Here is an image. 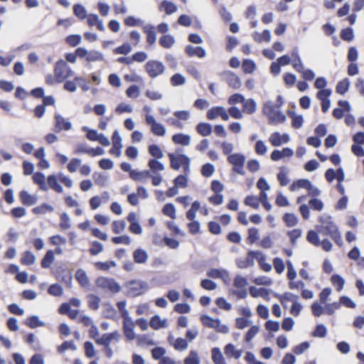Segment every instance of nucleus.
Listing matches in <instances>:
<instances>
[{"mask_svg": "<svg viewBox=\"0 0 364 364\" xmlns=\"http://www.w3.org/2000/svg\"><path fill=\"white\" fill-rule=\"evenodd\" d=\"M75 278L80 284V286L85 287L89 284V279L86 272L82 269H79L76 272Z\"/></svg>", "mask_w": 364, "mask_h": 364, "instance_id": "a18cd8bd", "label": "nucleus"}, {"mask_svg": "<svg viewBox=\"0 0 364 364\" xmlns=\"http://www.w3.org/2000/svg\"><path fill=\"white\" fill-rule=\"evenodd\" d=\"M55 127L57 132H60L62 130H69L71 129V123L70 122L66 121L63 117L59 114H56L55 116Z\"/></svg>", "mask_w": 364, "mask_h": 364, "instance_id": "6ab92c4d", "label": "nucleus"}, {"mask_svg": "<svg viewBox=\"0 0 364 364\" xmlns=\"http://www.w3.org/2000/svg\"><path fill=\"white\" fill-rule=\"evenodd\" d=\"M33 181L35 184L38 185L39 188L42 191H47L48 186L46 182L45 175L41 172H36L33 175Z\"/></svg>", "mask_w": 364, "mask_h": 364, "instance_id": "5701e85b", "label": "nucleus"}, {"mask_svg": "<svg viewBox=\"0 0 364 364\" xmlns=\"http://www.w3.org/2000/svg\"><path fill=\"white\" fill-rule=\"evenodd\" d=\"M207 276L213 279L223 278L228 277V272L225 269H210L207 272Z\"/></svg>", "mask_w": 364, "mask_h": 364, "instance_id": "79ce46f5", "label": "nucleus"}, {"mask_svg": "<svg viewBox=\"0 0 364 364\" xmlns=\"http://www.w3.org/2000/svg\"><path fill=\"white\" fill-rule=\"evenodd\" d=\"M159 45L164 48H170L175 43L174 38L171 35H164L159 39Z\"/></svg>", "mask_w": 364, "mask_h": 364, "instance_id": "58836bf2", "label": "nucleus"}, {"mask_svg": "<svg viewBox=\"0 0 364 364\" xmlns=\"http://www.w3.org/2000/svg\"><path fill=\"white\" fill-rule=\"evenodd\" d=\"M65 43L71 47H75L81 42V36L77 34H73L68 36L65 38Z\"/></svg>", "mask_w": 364, "mask_h": 364, "instance_id": "052dcab7", "label": "nucleus"}, {"mask_svg": "<svg viewBox=\"0 0 364 364\" xmlns=\"http://www.w3.org/2000/svg\"><path fill=\"white\" fill-rule=\"evenodd\" d=\"M73 13L80 20H83L87 17L86 9L81 4H77L73 6Z\"/></svg>", "mask_w": 364, "mask_h": 364, "instance_id": "864d4df0", "label": "nucleus"}, {"mask_svg": "<svg viewBox=\"0 0 364 364\" xmlns=\"http://www.w3.org/2000/svg\"><path fill=\"white\" fill-rule=\"evenodd\" d=\"M306 240L309 242L314 245V246L320 245V240L316 232L314 230H309L306 235Z\"/></svg>", "mask_w": 364, "mask_h": 364, "instance_id": "69168bd1", "label": "nucleus"}, {"mask_svg": "<svg viewBox=\"0 0 364 364\" xmlns=\"http://www.w3.org/2000/svg\"><path fill=\"white\" fill-rule=\"evenodd\" d=\"M53 210V207L46 203H42L32 209V212L35 215H44L47 213H52Z\"/></svg>", "mask_w": 364, "mask_h": 364, "instance_id": "2f4dec72", "label": "nucleus"}, {"mask_svg": "<svg viewBox=\"0 0 364 364\" xmlns=\"http://www.w3.org/2000/svg\"><path fill=\"white\" fill-rule=\"evenodd\" d=\"M196 130L200 136H207L212 133V126L206 122H200L196 125Z\"/></svg>", "mask_w": 364, "mask_h": 364, "instance_id": "c85d7f7f", "label": "nucleus"}, {"mask_svg": "<svg viewBox=\"0 0 364 364\" xmlns=\"http://www.w3.org/2000/svg\"><path fill=\"white\" fill-rule=\"evenodd\" d=\"M247 284V280L245 277L237 275L234 279V286L238 289H240L238 291H234L233 294L237 297V299H245L247 295V292L245 289L246 286Z\"/></svg>", "mask_w": 364, "mask_h": 364, "instance_id": "9b49d317", "label": "nucleus"}, {"mask_svg": "<svg viewBox=\"0 0 364 364\" xmlns=\"http://www.w3.org/2000/svg\"><path fill=\"white\" fill-rule=\"evenodd\" d=\"M307 187H310V181L308 179H299L294 181L289 186L291 191H295L300 188H304L306 190Z\"/></svg>", "mask_w": 364, "mask_h": 364, "instance_id": "473e14b6", "label": "nucleus"}, {"mask_svg": "<svg viewBox=\"0 0 364 364\" xmlns=\"http://www.w3.org/2000/svg\"><path fill=\"white\" fill-rule=\"evenodd\" d=\"M256 110V103L252 99L244 100L242 102V112L247 114H252Z\"/></svg>", "mask_w": 364, "mask_h": 364, "instance_id": "a19ab883", "label": "nucleus"}, {"mask_svg": "<svg viewBox=\"0 0 364 364\" xmlns=\"http://www.w3.org/2000/svg\"><path fill=\"white\" fill-rule=\"evenodd\" d=\"M338 105L340 107L335 108L333 110L332 115L334 118L340 119L343 117L345 112H348L350 109V104L346 100H339Z\"/></svg>", "mask_w": 364, "mask_h": 364, "instance_id": "2eb2a0df", "label": "nucleus"}, {"mask_svg": "<svg viewBox=\"0 0 364 364\" xmlns=\"http://www.w3.org/2000/svg\"><path fill=\"white\" fill-rule=\"evenodd\" d=\"M116 265V262L114 261L96 262L94 264L95 268L100 271H108L111 267H115Z\"/></svg>", "mask_w": 364, "mask_h": 364, "instance_id": "de8ad7c7", "label": "nucleus"}, {"mask_svg": "<svg viewBox=\"0 0 364 364\" xmlns=\"http://www.w3.org/2000/svg\"><path fill=\"white\" fill-rule=\"evenodd\" d=\"M331 282L337 291H341L344 287L345 280L338 274H333L331 277Z\"/></svg>", "mask_w": 364, "mask_h": 364, "instance_id": "4c0bfd02", "label": "nucleus"}, {"mask_svg": "<svg viewBox=\"0 0 364 364\" xmlns=\"http://www.w3.org/2000/svg\"><path fill=\"white\" fill-rule=\"evenodd\" d=\"M150 177V171L148 170L141 171L132 170L130 171V178L135 181H144Z\"/></svg>", "mask_w": 364, "mask_h": 364, "instance_id": "b1692460", "label": "nucleus"}, {"mask_svg": "<svg viewBox=\"0 0 364 364\" xmlns=\"http://www.w3.org/2000/svg\"><path fill=\"white\" fill-rule=\"evenodd\" d=\"M127 294L132 297H136L143 294L147 289L146 282L139 280H131L126 284Z\"/></svg>", "mask_w": 364, "mask_h": 364, "instance_id": "0eeeda50", "label": "nucleus"}, {"mask_svg": "<svg viewBox=\"0 0 364 364\" xmlns=\"http://www.w3.org/2000/svg\"><path fill=\"white\" fill-rule=\"evenodd\" d=\"M168 156L170 160V167L173 170H178L183 166L185 173L190 171V159L184 154H178L175 156L172 153H169Z\"/></svg>", "mask_w": 364, "mask_h": 364, "instance_id": "7ed1b4c3", "label": "nucleus"}, {"mask_svg": "<svg viewBox=\"0 0 364 364\" xmlns=\"http://www.w3.org/2000/svg\"><path fill=\"white\" fill-rule=\"evenodd\" d=\"M83 81L81 77H75L73 80H68L64 84V89L69 92H75L77 89V82Z\"/></svg>", "mask_w": 364, "mask_h": 364, "instance_id": "4d7b16f0", "label": "nucleus"}, {"mask_svg": "<svg viewBox=\"0 0 364 364\" xmlns=\"http://www.w3.org/2000/svg\"><path fill=\"white\" fill-rule=\"evenodd\" d=\"M19 198L21 203L26 206H31L35 204L37 201V198L29 194L26 191H21L19 193Z\"/></svg>", "mask_w": 364, "mask_h": 364, "instance_id": "393cba45", "label": "nucleus"}, {"mask_svg": "<svg viewBox=\"0 0 364 364\" xmlns=\"http://www.w3.org/2000/svg\"><path fill=\"white\" fill-rule=\"evenodd\" d=\"M25 324L31 328H35L42 326L43 323L39 320L37 316H31L26 318Z\"/></svg>", "mask_w": 364, "mask_h": 364, "instance_id": "5fc2aeb1", "label": "nucleus"}, {"mask_svg": "<svg viewBox=\"0 0 364 364\" xmlns=\"http://www.w3.org/2000/svg\"><path fill=\"white\" fill-rule=\"evenodd\" d=\"M123 333L124 336L128 341H132L135 338V333L134 332V328L135 326V323L132 321L131 317H127L123 318Z\"/></svg>", "mask_w": 364, "mask_h": 364, "instance_id": "4468645a", "label": "nucleus"}, {"mask_svg": "<svg viewBox=\"0 0 364 364\" xmlns=\"http://www.w3.org/2000/svg\"><path fill=\"white\" fill-rule=\"evenodd\" d=\"M55 260L54 252L52 250H48L41 261V266L43 269L49 268Z\"/></svg>", "mask_w": 364, "mask_h": 364, "instance_id": "cd10ccee", "label": "nucleus"}, {"mask_svg": "<svg viewBox=\"0 0 364 364\" xmlns=\"http://www.w3.org/2000/svg\"><path fill=\"white\" fill-rule=\"evenodd\" d=\"M145 121L148 125L151 126V131L154 135L159 136H163L165 135V127L161 124L156 122L155 118L153 116L149 114L146 115Z\"/></svg>", "mask_w": 364, "mask_h": 364, "instance_id": "f8f14e48", "label": "nucleus"}, {"mask_svg": "<svg viewBox=\"0 0 364 364\" xmlns=\"http://www.w3.org/2000/svg\"><path fill=\"white\" fill-rule=\"evenodd\" d=\"M224 352L228 358H234L235 359L240 358L242 353V350L236 349L235 346L232 343H228L225 346Z\"/></svg>", "mask_w": 364, "mask_h": 364, "instance_id": "412c9836", "label": "nucleus"}, {"mask_svg": "<svg viewBox=\"0 0 364 364\" xmlns=\"http://www.w3.org/2000/svg\"><path fill=\"white\" fill-rule=\"evenodd\" d=\"M54 75L57 82H63L65 79L72 76L73 72L65 61L60 60L55 63Z\"/></svg>", "mask_w": 364, "mask_h": 364, "instance_id": "39448f33", "label": "nucleus"}, {"mask_svg": "<svg viewBox=\"0 0 364 364\" xmlns=\"http://www.w3.org/2000/svg\"><path fill=\"white\" fill-rule=\"evenodd\" d=\"M104 250L103 245L98 241H92L90 243V247L89 249V252L91 255H97L102 252Z\"/></svg>", "mask_w": 364, "mask_h": 364, "instance_id": "13d9d810", "label": "nucleus"}, {"mask_svg": "<svg viewBox=\"0 0 364 364\" xmlns=\"http://www.w3.org/2000/svg\"><path fill=\"white\" fill-rule=\"evenodd\" d=\"M95 284L97 288L112 294L118 293L121 290L120 285L113 278L100 277L96 279Z\"/></svg>", "mask_w": 364, "mask_h": 364, "instance_id": "20e7f679", "label": "nucleus"}, {"mask_svg": "<svg viewBox=\"0 0 364 364\" xmlns=\"http://www.w3.org/2000/svg\"><path fill=\"white\" fill-rule=\"evenodd\" d=\"M143 32L146 35V42L149 46H153L156 43L155 27L152 25H145L142 28Z\"/></svg>", "mask_w": 364, "mask_h": 364, "instance_id": "f3484780", "label": "nucleus"}, {"mask_svg": "<svg viewBox=\"0 0 364 364\" xmlns=\"http://www.w3.org/2000/svg\"><path fill=\"white\" fill-rule=\"evenodd\" d=\"M36 261L35 255L30 251H25L21 256V263L23 265H31Z\"/></svg>", "mask_w": 364, "mask_h": 364, "instance_id": "37998d69", "label": "nucleus"}, {"mask_svg": "<svg viewBox=\"0 0 364 364\" xmlns=\"http://www.w3.org/2000/svg\"><path fill=\"white\" fill-rule=\"evenodd\" d=\"M121 338V334L118 331L111 333H103L100 338L97 340V344L104 347V353L105 356L110 358L113 355V350L110 348L111 344L117 343Z\"/></svg>", "mask_w": 364, "mask_h": 364, "instance_id": "f257e3e1", "label": "nucleus"}, {"mask_svg": "<svg viewBox=\"0 0 364 364\" xmlns=\"http://www.w3.org/2000/svg\"><path fill=\"white\" fill-rule=\"evenodd\" d=\"M227 161L232 165V171L234 173L244 176V166L245 162V156L241 154H232L228 156Z\"/></svg>", "mask_w": 364, "mask_h": 364, "instance_id": "423d86ee", "label": "nucleus"}, {"mask_svg": "<svg viewBox=\"0 0 364 364\" xmlns=\"http://www.w3.org/2000/svg\"><path fill=\"white\" fill-rule=\"evenodd\" d=\"M228 85L233 89H239L241 86V82L239 77L233 73H230L227 76Z\"/></svg>", "mask_w": 364, "mask_h": 364, "instance_id": "f704fd0d", "label": "nucleus"}, {"mask_svg": "<svg viewBox=\"0 0 364 364\" xmlns=\"http://www.w3.org/2000/svg\"><path fill=\"white\" fill-rule=\"evenodd\" d=\"M87 23L90 27L96 26L100 31H104L105 27L102 21L100 20L97 14H89L87 16Z\"/></svg>", "mask_w": 364, "mask_h": 364, "instance_id": "aec40b11", "label": "nucleus"}, {"mask_svg": "<svg viewBox=\"0 0 364 364\" xmlns=\"http://www.w3.org/2000/svg\"><path fill=\"white\" fill-rule=\"evenodd\" d=\"M149 325L153 329L158 330L166 326V320H161L159 316L155 315L151 318Z\"/></svg>", "mask_w": 364, "mask_h": 364, "instance_id": "72a5a7b5", "label": "nucleus"}, {"mask_svg": "<svg viewBox=\"0 0 364 364\" xmlns=\"http://www.w3.org/2000/svg\"><path fill=\"white\" fill-rule=\"evenodd\" d=\"M283 221L287 227L291 228L298 223V218L295 214L287 213L283 215Z\"/></svg>", "mask_w": 364, "mask_h": 364, "instance_id": "ea45409f", "label": "nucleus"}, {"mask_svg": "<svg viewBox=\"0 0 364 364\" xmlns=\"http://www.w3.org/2000/svg\"><path fill=\"white\" fill-rule=\"evenodd\" d=\"M132 50V46L128 43H124L120 46H118L115 48L113 50V52L116 55L122 54V55H127L129 54Z\"/></svg>", "mask_w": 364, "mask_h": 364, "instance_id": "6e6d98bb", "label": "nucleus"}, {"mask_svg": "<svg viewBox=\"0 0 364 364\" xmlns=\"http://www.w3.org/2000/svg\"><path fill=\"white\" fill-rule=\"evenodd\" d=\"M289 116L292 119L291 126L295 129L301 127L304 119L301 115H296L293 112H288Z\"/></svg>", "mask_w": 364, "mask_h": 364, "instance_id": "603ef678", "label": "nucleus"}, {"mask_svg": "<svg viewBox=\"0 0 364 364\" xmlns=\"http://www.w3.org/2000/svg\"><path fill=\"white\" fill-rule=\"evenodd\" d=\"M258 254H260L259 251H248L245 259L240 258L236 260V264L237 267L240 269H246L254 266V260L255 259L257 260V257H259Z\"/></svg>", "mask_w": 364, "mask_h": 364, "instance_id": "9d476101", "label": "nucleus"}, {"mask_svg": "<svg viewBox=\"0 0 364 364\" xmlns=\"http://www.w3.org/2000/svg\"><path fill=\"white\" fill-rule=\"evenodd\" d=\"M264 112L268 117L271 122L274 124L283 123L286 120L285 115L279 111L275 110V106L267 104L264 107Z\"/></svg>", "mask_w": 364, "mask_h": 364, "instance_id": "6e6552de", "label": "nucleus"}, {"mask_svg": "<svg viewBox=\"0 0 364 364\" xmlns=\"http://www.w3.org/2000/svg\"><path fill=\"white\" fill-rule=\"evenodd\" d=\"M56 350L58 354L63 355L68 350H75L76 346L74 341H65L62 344L56 347Z\"/></svg>", "mask_w": 364, "mask_h": 364, "instance_id": "7c9ffc66", "label": "nucleus"}, {"mask_svg": "<svg viewBox=\"0 0 364 364\" xmlns=\"http://www.w3.org/2000/svg\"><path fill=\"white\" fill-rule=\"evenodd\" d=\"M206 117L209 120H213L218 117H220L224 121L229 119V114L225 109L221 106H216L210 108L208 110Z\"/></svg>", "mask_w": 364, "mask_h": 364, "instance_id": "ddd939ff", "label": "nucleus"}, {"mask_svg": "<svg viewBox=\"0 0 364 364\" xmlns=\"http://www.w3.org/2000/svg\"><path fill=\"white\" fill-rule=\"evenodd\" d=\"M85 355L88 358H92L95 355V349L90 341L84 343Z\"/></svg>", "mask_w": 364, "mask_h": 364, "instance_id": "338daca9", "label": "nucleus"}, {"mask_svg": "<svg viewBox=\"0 0 364 364\" xmlns=\"http://www.w3.org/2000/svg\"><path fill=\"white\" fill-rule=\"evenodd\" d=\"M203 325L208 328H215L217 326L218 321L219 319H214L209 316L203 315L200 318Z\"/></svg>", "mask_w": 364, "mask_h": 364, "instance_id": "8fccbe9b", "label": "nucleus"}, {"mask_svg": "<svg viewBox=\"0 0 364 364\" xmlns=\"http://www.w3.org/2000/svg\"><path fill=\"white\" fill-rule=\"evenodd\" d=\"M184 364H200L197 353L191 350L189 355L184 359Z\"/></svg>", "mask_w": 364, "mask_h": 364, "instance_id": "774afa93", "label": "nucleus"}, {"mask_svg": "<svg viewBox=\"0 0 364 364\" xmlns=\"http://www.w3.org/2000/svg\"><path fill=\"white\" fill-rule=\"evenodd\" d=\"M133 259L135 263L144 264L148 259V255L145 250L139 248L134 251Z\"/></svg>", "mask_w": 364, "mask_h": 364, "instance_id": "c756f323", "label": "nucleus"}, {"mask_svg": "<svg viewBox=\"0 0 364 364\" xmlns=\"http://www.w3.org/2000/svg\"><path fill=\"white\" fill-rule=\"evenodd\" d=\"M247 237L246 238L247 243L252 245L255 243L259 237V230L256 228H250L247 230Z\"/></svg>", "mask_w": 364, "mask_h": 364, "instance_id": "c9c22d12", "label": "nucleus"}, {"mask_svg": "<svg viewBox=\"0 0 364 364\" xmlns=\"http://www.w3.org/2000/svg\"><path fill=\"white\" fill-rule=\"evenodd\" d=\"M164 70V64L158 60H151L145 64V70L151 78H155L161 75Z\"/></svg>", "mask_w": 364, "mask_h": 364, "instance_id": "1a4fd4ad", "label": "nucleus"}, {"mask_svg": "<svg viewBox=\"0 0 364 364\" xmlns=\"http://www.w3.org/2000/svg\"><path fill=\"white\" fill-rule=\"evenodd\" d=\"M242 67L243 72L245 73H252L256 68V65L254 61L248 59L243 60Z\"/></svg>", "mask_w": 364, "mask_h": 364, "instance_id": "0e129e2a", "label": "nucleus"}, {"mask_svg": "<svg viewBox=\"0 0 364 364\" xmlns=\"http://www.w3.org/2000/svg\"><path fill=\"white\" fill-rule=\"evenodd\" d=\"M159 10L160 11H164L166 15H171L177 11L178 7L173 2L164 0L159 5Z\"/></svg>", "mask_w": 364, "mask_h": 364, "instance_id": "a211bd4d", "label": "nucleus"}, {"mask_svg": "<svg viewBox=\"0 0 364 364\" xmlns=\"http://www.w3.org/2000/svg\"><path fill=\"white\" fill-rule=\"evenodd\" d=\"M318 232L323 235H329L336 245L341 247L343 245L341 234L336 224L330 220L322 222Z\"/></svg>", "mask_w": 364, "mask_h": 364, "instance_id": "f03ea898", "label": "nucleus"}, {"mask_svg": "<svg viewBox=\"0 0 364 364\" xmlns=\"http://www.w3.org/2000/svg\"><path fill=\"white\" fill-rule=\"evenodd\" d=\"M278 299H279L281 303H284L286 301H292L297 302V300L299 299V296L297 295H295L291 292H285L282 295H279L278 296Z\"/></svg>", "mask_w": 364, "mask_h": 364, "instance_id": "e2e57ef3", "label": "nucleus"}, {"mask_svg": "<svg viewBox=\"0 0 364 364\" xmlns=\"http://www.w3.org/2000/svg\"><path fill=\"white\" fill-rule=\"evenodd\" d=\"M211 355L213 362L215 364H226L225 358L218 348H213L211 350Z\"/></svg>", "mask_w": 364, "mask_h": 364, "instance_id": "e433bc0d", "label": "nucleus"}, {"mask_svg": "<svg viewBox=\"0 0 364 364\" xmlns=\"http://www.w3.org/2000/svg\"><path fill=\"white\" fill-rule=\"evenodd\" d=\"M100 299L94 294H90L87 296V304L88 307L92 310H97L100 307Z\"/></svg>", "mask_w": 364, "mask_h": 364, "instance_id": "09e8293b", "label": "nucleus"}, {"mask_svg": "<svg viewBox=\"0 0 364 364\" xmlns=\"http://www.w3.org/2000/svg\"><path fill=\"white\" fill-rule=\"evenodd\" d=\"M250 294L252 297H258L259 296L265 298L269 295V291L264 288L257 289L254 287L250 288Z\"/></svg>", "mask_w": 364, "mask_h": 364, "instance_id": "bf43d9fd", "label": "nucleus"}, {"mask_svg": "<svg viewBox=\"0 0 364 364\" xmlns=\"http://www.w3.org/2000/svg\"><path fill=\"white\" fill-rule=\"evenodd\" d=\"M172 141L175 144H179L182 146H188L191 142V136L188 134L178 133L172 136Z\"/></svg>", "mask_w": 364, "mask_h": 364, "instance_id": "bb28decb", "label": "nucleus"}, {"mask_svg": "<svg viewBox=\"0 0 364 364\" xmlns=\"http://www.w3.org/2000/svg\"><path fill=\"white\" fill-rule=\"evenodd\" d=\"M258 257H257V261L261 269L266 272H269L272 269V265L266 262L265 256L262 254V252H260V254H258Z\"/></svg>", "mask_w": 364, "mask_h": 364, "instance_id": "3c124183", "label": "nucleus"}, {"mask_svg": "<svg viewBox=\"0 0 364 364\" xmlns=\"http://www.w3.org/2000/svg\"><path fill=\"white\" fill-rule=\"evenodd\" d=\"M244 203L254 209H257L259 205V200L255 196H247L244 200Z\"/></svg>", "mask_w": 364, "mask_h": 364, "instance_id": "680f3d73", "label": "nucleus"}, {"mask_svg": "<svg viewBox=\"0 0 364 364\" xmlns=\"http://www.w3.org/2000/svg\"><path fill=\"white\" fill-rule=\"evenodd\" d=\"M289 137L287 134H281L279 132L272 133L269 139V142L273 146H279L282 144H286L289 141Z\"/></svg>", "mask_w": 364, "mask_h": 364, "instance_id": "dca6fc26", "label": "nucleus"}, {"mask_svg": "<svg viewBox=\"0 0 364 364\" xmlns=\"http://www.w3.org/2000/svg\"><path fill=\"white\" fill-rule=\"evenodd\" d=\"M162 213L164 215L174 220L176 218V208L173 204L169 203L164 205L162 208Z\"/></svg>", "mask_w": 364, "mask_h": 364, "instance_id": "49530a36", "label": "nucleus"}, {"mask_svg": "<svg viewBox=\"0 0 364 364\" xmlns=\"http://www.w3.org/2000/svg\"><path fill=\"white\" fill-rule=\"evenodd\" d=\"M47 185L48 188H51L55 192L61 193L63 191V187L58 183V177L55 175H50L47 178Z\"/></svg>", "mask_w": 364, "mask_h": 364, "instance_id": "a878e982", "label": "nucleus"}, {"mask_svg": "<svg viewBox=\"0 0 364 364\" xmlns=\"http://www.w3.org/2000/svg\"><path fill=\"white\" fill-rule=\"evenodd\" d=\"M185 50L189 57L197 56L202 58L206 54L205 50L200 46L193 47L192 46H187Z\"/></svg>", "mask_w": 364, "mask_h": 364, "instance_id": "4be33fe9", "label": "nucleus"}, {"mask_svg": "<svg viewBox=\"0 0 364 364\" xmlns=\"http://www.w3.org/2000/svg\"><path fill=\"white\" fill-rule=\"evenodd\" d=\"M349 86V80L348 78H345L337 83L336 91L340 95H344L348 90Z\"/></svg>", "mask_w": 364, "mask_h": 364, "instance_id": "c03bdc74", "label": "nucleus"}]
</instances>
